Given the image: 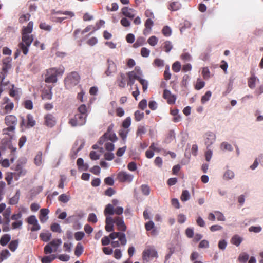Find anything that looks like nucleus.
<instances>
[{"mask_svg": "<svg viewBox=\"0 0 263 263\" xmlns=\"http://www.w3.org/2000/svg\"><path fill=\"white\" fill-rule=\"evenodd\" d=\"M33 23L30 22L26 27H24L22 32V42L20 43L19 47L23 53L26 55L28 52V47L31 45L33 40L31 33L33 30Z\"/></svg>", "mask_w": 263, "mask_h": 263, "instance_id": "nucleus-1", "label": "nucleus"}, {"mask_svg": "<svg viewBox=\"0 0 263 263\" xmlns=\"http://www.w3.org/2000/svg\"><path fill=\"white\" fill-rule=\"evenodd\" d=\"M64 68L62 66L47 69L45 74V81L48 83H56L57 77L62 76L64 72Z\"/></svg>", "mask_w": 263, "mask_h": 263, "instance_id": "nucleus-2", "label": "nucleus"}, {"mask_svg": "<svg viewBox=\"0 0 263 263\" xmlns=\"http://www.w3.org/2000/svg\"><path fill=\"white\" fill-rule=\"evenodd\" d=\"M80 80V76L76 72L70 73L65 80V84L67 88L70 89L77 85Z\"/></svg>", "mask_w": 263, "mask_h": 263, "instance_id": "nucleus-3", "label": "nucleus"}, {"mask_svg": "<svg viewBox=\"0 0 263 263\" xmlns=\"http://www.w3.org/2000/svg\"><path fill=\"white\" fill-rule=\"evenodd\" d=\"M86 117L84 116V115L78 114L70 120L69 123L72 126H82L86 123Z\"/></svg>", "mask_w": 263, "mask_h": 263, "instance_id": "nucleus-4", "label": "nucleus"}, {"mask_svg": "<svg viewBox=\"0 0 263 263\" xmlns=\"http://www.w3.org/2000/svg\"><path fill=\"white\" fill-rule=\"evenodd\" d=\"M204 143L207 148H209L211 146L215 143L216 139V134L212 132H207L204 134Z\"/></svg>", "mask_w": 263, "mask_h": 263, "instance_id": "nucleus-5", "label": "nucleus"}, {"mask_svg": "<svg viewBox=\"0 0 263 263\" xmlns=\"http://www.w3.org/2000/svg\"><path fill=\"white\" fill-rule=\"evenodd\" d=\"M117 178L120 182L130 183L133 181L134 176L126 172L121 171L118 173Z\"/></svg>", "mask_w": 263, "mask_h": 263, "instance_id": "nucleus-6", "label": "nucleus"}, {"mask_svg": "<svg viewBox=\"0 0 263 263\" xmlns=\"http://www.w3.org/2000/svg\"><path fill=\"white\" fill-rule=\"evenodd\" d=\"M157 252L153 248L145 249L143 253V259L146 261H148L151 258L157 257Z\"/></svg>", "mask_w": 263, "mask_h": 263, "instance_id": "nucleus-7", "label": "nucleus"}, {"mask_svg": "<svg viewBox=\"0 0 263 263\" xmlns=\"http://www.w3.org/2000/svg\"><path fill=\"white\" fill-rule=\"evenodd\" d=\"M127 75L128 79L140 81V80L141 79L140 77L142 76V71L139 67H136L134 71L129 72L127 73Z\"/></svg>", "mask_w": 263, "mask_h": 263, "instance_id": "nucleus-8", "label": "nucleus"}, {"mask_svg": "<svg viewBox=\"0 0 263 263\" xmlns=\"http://www.w3.org/2000/svg\"><path fill=\"white\" fill-rule=\"evenodd\" d=\"M163 96L165 99L167 100L168 103H169V104H174L175 103L176 100V98L175 95H172L171 93V92L170 90L165 89L163 92Z\"/></svg>", "mask_w": 263, "mask_h": 263, "instance_id": "nucleus-9", "label": "nucleus"}, {"mask_svg": "<svg viewBox=\"0 0 263 263\" xmlns=\"http://www.w3.org/2000/svg\"><path fill=\"white\" fill-rule=\"evenodd\" d=\"M45 122L46 126L52 127L54 126L56 123L55 117L51 114H47L44 117Z\"/></svg>", "mask_w": 263, "mask_h": 263, "instance_id": "nucleus-10", "label": "nucleus"}, {"mask_svg": "<svg viewBox=\"0 0 263 263\" xmlns=\"http://www.w3.org/2000/svg\"><path fill=\"white\" fill-rule=\"evenodd\" d=\"M260 83L259 79L255 75H252L248 80V86L251 89H254Z\"/></svg>", "mask_w": 263, "mask_h": 263, "instance_id": "nucleus-11", "label": "nucleus"}, {"mask_svg": "<svg viewBox=\"0 0 263 263\" xmlns=\"http://www.w3.org/2000/svg\"><path fill=\"white\" fill-rule=\"evenodd\" d=\"M49 210L48 209H42L40 211L39 219L41 223L46 222L49 219L48 214Z\"/></svg>", "mask_w": 263, "mask_h": 263, "instance_id": "nucleus-12", "label": "nucleus"}, {"mask_svg": "<svg viewBox=\"0 0 263 263\" xmlns=\"http://www.w3.org/2000/svg\"><path fill=\"white\" fill-rule=\"evenodd\" d=\"M122 12L125 16L130 19H133L136 15L135 10L128 7H124L122 8Z\"/></svg>", "mask_w": 263, "mask_h": 263, "instance_id": "nucleus-13", "label": "nucleus"}, {"mask_svg": "<svg viewBox=\"0 0 263 263\" xmlns=\"http://www.w3.org/2000/svg\"><path fill=\"white\" fill-rule=\"evenodd\" d=\"M235 178V173L233 170L231 169H227L223 173V179L225 181H228L230 180H232Z\"/></svg>", "mask_w": 263, "mask_h": 263, "instance_id": "nucleus-14", "label": "nucleus"}, {"mask_svg": "<svg viewBox=\"0 0 263 263\" xmlns=\"http://www.w3.org/2000/svg\"><path fill=\"white\" fill-rule=\"evenodd\" d=\"M115 223L116 224L119 231H125L126 227L123 221V218L120 217L115 218Z\"/></svg>", "mask_w": 263, "mask_h": 263, "instance_id": "nucleus-15", "label": "nucleus"}, {"mask_svg": "<svg viewBox=\"0 0 263 263\" xmlns=\"http://www.w3.org/2000/svg\"><path fill=\"white\" fill-rule=\"evenodd\" d=\"M108 68L105 71V74L107 76H110L112 73L115 72L116 70V66L113 61L108 60Z\"/></svg>", "mask_w": 263, "mask_h": 263, "instance_id": "nucleus-16", "label": "nucleus"}, {"mask_svg": "<svg viewBox=\"0 0 263 263\" xmlns=\"http://www.w3.org/2000/svg\"><path fill=\"white\" fill-rule=\"evenodd\" d=\"M118 86L120 88H124L127 81V76L123 73H120L117 79Z\"/></svg>", "mask_w": 263, "mask_h": 263, "instance_id": "nucleus-17", "label": "nucleus"}, {"mask_svg": "<svg viewBox=\"0 0 263 263\" xmlns=\"http://www.w3.org/2000/svg\"><path fill=\"white\" fill-rule=\"evenodd\" d=\"M15 171L16 172L14 173L15 175V180H17L20 177L25 175L26 173V171L22 168L20 165H17L16 166Z\"/></svg>", "mask_w": 263, "mask_h": 263, "instance_id": "nucleus-18", "label": "nucleus"}, {"mask_svg": "<svg viewBox=\"0 0 263 263\" xmlns=\"http://www.w3.org/2000/svg\"><path fill=\"white\" fill-rule=\"evenodd\" d=\"M17 122L16 118L13 115H8L5 117V123L7 125H15Z\"/></svg>", "mask_w": 263, "mask_h": 263, "instance_id": "nucleus-19", "label": "nucleus"}, {"mask_svg": "<svg viewBox=\"0 0 263 263\" xmlns=\"http://www.w3.org/2000/svg\"><path fill=\"white\" fill-rule=\"evenodd\" d=\"M77 164L79 169L81 171H86L89 167L87 163H84L83 159L81 158L78 159Z\"/></svg>", "mask_w": 263, "mask_h": 263, "instance_id": "nucleus-20", "label": "nucleus"}, {"mask_svg": "<svg viewBox=\"0 0 263 263\" xmlns=\"http://www.w3.org/2000/svg\"><path fill=\"white\" fill-rule=\"evenodd\" d=\"M220 149L223 152H231L233 148L232 145L227 142H223L220 144Z\"/></svg>", "mask_w": 263, "mask_h": 263, "instance_id": "nucleus-21", "label": "nucleus"}, {"mask_svg": "<svg viewBox=\"0 0 263 263\" xmlns=\"http://www.w3.org/2000/svg\"><path fill=\"white\" fill-rule=\"evenodd\" d=\"M154 25L153 21L150 19L148 18L146 20L145 23V26L146 27V29L144 30V34H146V33H148L149 31L152 29V27Z\"/></svg>", "mask_w": 263, "mask_h": 263, "instance_id": "nucleus-22", "label": "nucleus"}, {"mask_svg": "<svg viewBox=\"0 0 263 263\" xmlns=\"http://www.w3.org/2000/svg\"><path fill=\"white\" fill-rule=\"evenodd\" d=\"M14 107V104L12 102H9L4 106L2 110L3 114H6L10 112Z\"/></svg>", "mask_w": 263, "mask_h": 263, "instance_id": "nucleus-23", "label": "nucleus"}, {"mask_svg": "<svg viewBox=\"0 0 263 263\" xmlns=\"http://www.w3.org/2000/svg\"><path fill=\"white\" fill-rule=\"evenodd\" d=\"M34 163L36 166H41L42 164V153L39 152L34 159Z\"/></svg>", "mask_w": 263, "mask_h": 263, "instance_id": "nucleus-24", "label": "nucleus"}, {"mask_svg": "<svg viewBox=\"0 0 263 263\" xmlns=\"http://www.w3.org/2000/svg\"><path fill=\"white\" fill-rule=\"evenodd\" d=\"M181 6L179 2H173L170 3L168 9L172 11H177L181 8Z\"/></svg>", "mask_w": 263, "mask_h": 263, "instance_id": "nucleus-25", "label": "nucleus"}, {"mask_svg": "<svg viewBox=\"0 0 263 263\" xmlns=\"http://www.w3.org/2000/svg\"><path fill=\"white\" fill-rule=\"evenodd\" d=\"M11 237L9 234H5L2 236L0 239V244L3 246H6L10 240Z\"/></svg>", "mask_w": 263, "mask_h": 263, "instance_id": "nucleus-26", "label": "nucleus"}, {"mask_svg": "<svg viewBox=\"0 0 263 263\" xmlns=\"http://www.w3.org/2000/svg\"><path fill=\"white\" fill-rule=\"evenodd\" d=\"M105 137H106V140H109L111 142H115L117 140V138L115 133H111L110 132H107L104 134Z\"/></svg>", "mask_w": 263, "mask_h": 263, "instance_id": "nucleus-27", "label": "nucleus"}, {"mask_svg": "<svg viewBox=\"0 0 263 263\" xmlns=\"http://www.w3.org/2000/svg\"><path fill=\"white\" fill-rule=\"evenodd\" d=\"M11 66L10 61H9L8 60H4L3 61V65L1 72H3V73H5V74L6 75L8 70L9 69H10Z\"/></svg>", "mask_w": 263, "mask_h": 263, "instance_id": "nucleus-28", "label": "nucleus"}, {"mask_svg": "<svg viewBox=\"0 0 263 263\" xmlns=\"http://www.w3.org/2000/svg\"><path fill=\"white\" fill-rule=\"evenodd\" d=\"M242 238L238 235L234 236L231 239V243L236 246H238L242 241Z\"/></svg>", "mask_w": 263, "mask_h": 263, "instance_id": "nucleus-29", "label": "nucleus"}, {"mask_svg": "<svg viewBox=\"0 0 263 263\" xmlns=\"http://www.w3.org/2000/svg\"><path fill=\"white\" fill-rule=\"evenodd\" d=\"M114 206L112 204H108L106 205L104 210V214L105 216L108 215H113L114 213Z\"/></svg>", "mask_w": 263, "mask_h": 263, "instance_id": "nucleus-30", "label": "nucleus"}, {"mask_svg": "<svg viewBox=\"0 0 263 263\" xmlns=\"http://www.w3.org/2000/svg\"><path fill=\"white\" fill-rule=\"evenodd\" d=\"M83 250L84 248L83 246L81 243H78L76 247L74 254L77 256L79 257L83 253Z\"/></svg>", "mask_w": 263, "mask_h": 263, "instance_id": "nucleus-31", "label": "nucleus"}, {"mask_svg": "<svg viewBox=\"0 0 263 263\" xmlns=\"http://www.w3.org/2000/svg\"><path fill=\"white\" fill-rule=\"evenodd\" d=\"M28 127H32L35 125L36 122L34 120L33 116L31 114H28L27 117Z\"/></svg>", "mask_w": 263, "mask_h": 263, "instance_id": "nucleus-32", "label": "nucleus"}, {"mask_svg": "<svg viewBox=\"0 0 263 263\" xmlns=\"http://www.w3.org/2000/svg\"><path fill=\"white\" fill-rule=\"evenodd\" d=\"M190 199V194L187 190H183L180 197V199L183 202H185Z\"/></svg>", "mask_w": 263, "mask_h": 263, "instance_id": "nucleus-33", "label": "nucleus"}, {"mask_svg": "<svg viewBox=\"0 0 263 263\" xmlns=\"http://www.w3.org/2000/svg\"><path fill=\"white\" fill-rule=\"evenodd\" d=\"M62 240L60 239H54L51 241L49 244L51 247L54 248V252H55L58 247L62 244Z\"/></svg>", "mask_w": 263, "mask_h": 263, "instance_id": "nucleus-34", "label": "nucleus"}, {"mask_svg": "<svg viewBox=\"0 0 263 263\" xmlns=\"http://www.w3.org/2000/svg\"><path fill=\"white\" fill-rule=\"evenodd\" d=\"M58 199L63 203H67L70 199V196L66 194H62L59 196Z\"/></svg>", "mask_w": 263, "mask_h": 263, "instance_id": "nucleus-35", "label": "nucleus"}, {"mask_svg": "<svg viewBox=\"0 0 263 263\" xmlns=\"http://www.w3.org/2000/svg\"><path fill=\"white\" fill-rule=\"evenodd\" d=\"M18 245V240H15L10 242L9 245V248L12 252H14L17 248Z\"/></svg>", "mask_w": 263, "mask_h": 263, "instance_id": "nucleus-36", "label": "nucleus"}, {"mask_svg": "<svg viewBox=\"0 0 263 263\" xmlns=\"http://www.w3.org/2000/svg\"><path fill=\"white\" fill-rule=\"evenodd\" d=\"M52 93L51 89L44 91L42 95V99L43 100H51L52 99Z\"/></svg>", "mask_w": 263, "mask_h": 263, "instance_id": "nucleus-37", "label": "nucleus"}, {"mask_svg": "<svg viewBox=\"0 0 263 263\" xmlns=\"http://www.w3.org/2000/svg\"><path fill=\"white\" fill-rule=\"evenodd\" d=\"M40 237L44 241L47 242L49 241L51 237V234L50 233H42L40 235Z\"/></svg>", "mask_w": 263, "mask_h": 263, "instance_id": "nucleus-38", "label": "nucleus"}, {"mask_svg": "<svg viewBox=\"0 0 263 263\" xmlns=\"http://www.w3.org/2000/svg\"><path fill=\"white\" fill-rule=\"evenodd\" d=\"M13 177L15 178L14 173L12 172H8L6 173L5 179L7 181L8 184H11Z\"/></svg>", "mask_w": 263, "mask_h": 263, "instance_id": "nucleus-39", "label": "nucleus"}, {"mask_svg": "<svg viewBox=\"0 0 263 263\" xmlns=\"http://www.w3.org/2000/svg\"><path fill=\"white\" fill-rule=\"evenodd\" d=\"M55 257L56 256L55 255L45 256L42 259V262L50 263L52 260H53L55 258Z\"/></svg>", "mask_w": 263, "mask_h": 263, "instance_id": "nucleus-40", "label": "nucleus"}, {"mask_svg": "<svg viewBox=\"0 0 263 263\" xmlns=\"http://www.w3.org/2000/svg\"><path fill=\"white\" fill-rule=\"evenodd\" d=\"M212 96V92L210 91H208L204 96L202 97L201 102L202 104L205 103L210 100Z\"/></svg>", "mask_w": 263, "mask_h": 263, "instance_id": "nucleus-41", "label": "nucleus"}, {"mask_svg": "<svg viewBox=\"0 0 263 263\" xmlns=\"http://www.w3.org/2000/svg\"><path fill=\"white\" fill-rule=\"evenodd\" d=\"M158 42V39L155 36H151L147 40L148 43L152 46H155L157 44Z\"/></svg>", "mask_w": 263, "mask_h": 263, "instance_id": "nucleus-42", "label": "nucleus"}, {"mask_svg": "<svg viewBox=\"0 0 263 263\" xmlns=\"http://www.w3.org/2000/svg\"><path fill=\"white\" fill-rule=\"evenodd\" d=\"M118 238L121 245L125 246L126 244L127 240L124 233L120 232Z\"/></svg>", "mask_w": 263, "mask_h": 263, "instance_id": "nucleus-43", "label": "nucleus"}, {"mask_svg": "<svg viewBox=\"0 0 263 263\" xmlns=\"http://www.w3.org/2000/svg\"><path fill=\"white\" fill-rule=\"evenodd\" d=\"M249 256L246 253H241L238 257V260L243 263L246 262L248 260Z\"/></svg>", "mask_w": 263, "mask_h": 263, "instance_id": "nucleus-44", "label": "nucleus"}, {"mask_svg": "<svg viewBox=\"0 0 263 263\" xmlns=\"http://www.w3.org/2000/svg\"><path fill=\"white\" fill-rule=\"evenodd\" d=\"M205 86V82L200 79H198L195 85V89L200 90L203 88Z\"/></svg>", "mask_w": 263, "mask_h": 263, "instance_id": "nucleus-45", "label": "nucleus"}, {"mask_svg": "<svg viewBox=\"0 0 263 263\" xmlns=\"http://www.w3.org/2000/svg\"><path fill=\"white\" fill-rule=\"evenodd\" d=\"M181 65L179 62L176 61L172 65V69L175 72H178L181 69Z\"/></svg>", "mask_w": 263, "mask_h": 263, "instance_id": "nucleus-46", "label": "nucleus"}, {"mask_svg": "<svg viewBox=\"0 0 263 263\" xmlns=\"http://www.w3.org/2000/svg\"><path fill=\"white\" fill-rule=\"evenodd\" d=\"M51 230L54 232L61 233L62 232L60 224L57 223H54L51 225Z\"/></svg>", "mask_w": 263, "mask_h": 263, "instance_id": "nucleus-47", "label": "nucleus"}, {"mask_svg": "<svg viewBox=\"0 0 263 263\" xmlns=\"http://www.w3.org/2000/svg\"><path fill=\"white\" fill-rule=\"evenodd\" d=\"M132 122V119L131 118L128 117H127L123 122L122 123V126L124 128H128Z\"/></svg>", "mask_w": 263, "mask_h": 263, "instance_id": "nucleus-48", "label": "nucleus"}, {"mask_svg": "<svg viewBox=\"0 0 263 263\" xmlns=\"http://www.w3.org/2000/svg\"><path fill=\"white\" fill-rule=\"evenodd\" d=\"M144 117V113L139 110H137L135 112V119L137 121L141 120Z\"/></svg>", "mask_w": 263, "mask_h": 263, "instance_id": "nucleus-49", "label": "nucleus"}, {"mask_svg": "<svg viewBox=\"0 0 263 263\" xmlns=\"http://www.w3.org/2000/svg\"><path fill=\"white\" fill-rule=\"evenodd\" d=\"M79 114L84 115L85 117L87 116V108L85 105H82L78 108Z\"/></svg>", "mask_w": 263, "mask_h": 263, "instance_id": "nucleus-50", "label": "nucleus"}, {"mask_svg": "<svg viewBox=\"0 0 263 263\" xmlns=\"http://www.w3.org/2000/svg\"><path fill=\"white\" fill-rule=\"evenodd\" d=\"M162 32L165 36H169L171 35L172 30L168 26H166L163 27Z\"/></svg>", "mask_w": 263, "mask_h": 263, "instance_id": "nucleus-51", "label": "nucleus"}, {"mask_svg": "<svg viewBox=\"0 0 263 263\" xmlns=\"http://www.w3.org/2000/svg\"><path fill=\"white\" fill-rule=\"evenodd\" d=\"M1 255L3 261L4 259H7L8 257H9L11 255V254L8 250L6 249L3 250L1 252Z\"/></svg>", "mask_w": 263, "mask_h": 263, "instance_id": "nucleus-52", "label": "nucleus"}, {"mask_svg": "<svg viewBox=\"0 0 263 263\" xmlns=\"http://www.w3.org/2000/svg\"><path fill=\"white\" fill-rule=\"evenodd\" d=\"M164 77L166 80H168L171 78V74L170 72V67L169 66L167 65L165 67V70L164 72Z\"/></svg>", "mask_w": 263, "mask_h": 263, "instance_id": "nucleus-53", "label": "nucleus"}, {"mask_svg": "<svg viewBox=\"0 0 263 263\" xmlns=\"http://www.w3.org/2000/svg\"><path fill=\"white\" fill-rule=\"evenodd\" d=\"M215 214L218 220L222 221H225V217L221 212L217 211H215Z\"/></svg>", "mask_w": 263, "mask_h": 263, "instance_id": "nucleus-54", "label": "nucleus"}, {"mask_svg": "<svg viewBox=\"0 0 263 263\" xmlns=\"http://www.w3.org/2000/svg\"><path fill=\"white\" fill-rule=\"evenodd\" d=\"M154 64L158 67H162L164 66V61L160 59H156L154 61Z\"/></svg>", "mask_w": 263, "mask_h": 263, "instance_id": "nucleus-55", "label": "nucleus"}, {"mask_svg": "<svg viewBox=\"0 0 263 263\" xmlns=\"http://www.w3.org/2000/svg\"><path fill=\"white\" fill-rule=\"evenodd\" d=\"M262 230V228L260 226H251L249 228L250 232L254 233H259Z\"/></svg>", "mask_w": 263, "mask_h": 263, "instance_id": "nucleus-56", "label": "nucleus"}, {"mask_svg": "<svg viewBox=\"0 0 263 263\" xmlns=\"http://www.w3.org/2000/svg\"><path fill=\"white\" fill-rule=\"evenodd\" d=\"M23 222L22 220H17L12 223V228L13 229H20L22 226Z\"/></svg>", "mask_w": 263, "mask_h": 263, "instance_id": "nucleus-57", "label": "nucleus"}, {"mask_svg": "<svg viewBox=\"0 0 263 263\" xmlns=\"http://www.w3.org/2000/svg\"><path fill=\"white\" fill-rule=\"evenodd\" d=\"M141 190L144 195H148L150 193L149 187L146 185H142L141 186Z\"/></svg>", "mask_w": 263, "mask_h": 263, "instance_id": "nucleus-58", "label": "nucleus"}, {"mask_svg": "<svg viewBox=\"0 0 263 263\" xmlns=\"http://www.w3.org/2000/svg\"><path fill=\"white\" fill-rule=\"evenodd\" d=\"M88 220L89 222H91L94 223H96L97 221V218L96 215L94 213L89 214L88 217Z\"/></svg>", "mask_w": 263, "mask_h": 263, "instance_id": "nucleus-59", "label": "nucleus"}, {"mask_svg": "<svg viewBox=\"0 0 263 263\" xmlns=\"http://www.w3.org/2000/svg\"><path fill=\"white\" fill-rule=\"evenodd\" d=\"M150 51L148 49L145 47H143L141 50V54L142 57L147 58L149 56Z\"/></svg>", "mask_w": 263, "mask_h": 263, "instance_id": "nucleus-60", "label": "nucleus"}, {"mask_svg": "<svg viewBox=\"0 0 263 263\" xmlns=\"http://www.w3.org/2000/svg\"><path fill=\"white\" fill-rule=\"evenodd\" d=\"M227 246V242L224 240H220L218 242V248L221 250H224Z\"/></svg>", "mask_w": 263, "mask_h": 263, "instance_id": "nucleus-61", "label": "nucleus"}, {"mask_svg": "<svg viewBox=\"0 0 263 263\" xmlns=\"http://www.w3.org/2000/svg\"><path fill=\"white\" fill-rule=\"evenodd\" d=\"M24 107L27 109L33 108V103L31 100H26L24 103Z\"/></svg>", "mask_w": 263, "mask_h": 263, "instance_id": "nucleus-62", "label": "nucleus"}, {"mask_svg": "<svg viewBox=\"0 0 263 263\" xmlns=\"http://www.w3.org/2000/svg\"><path fill=\"white\" fill-rule=\"evenodd\" d=\"M180 58L184 61H189L191 60V55L189 53L186 52L183 53L181 55Z\"/></svg>", "mask_w": 263, "mask_h": 263, "instance_id": "nucleus-63", "label": "nucleus"}, {"mask_svg": "<svg viewBox=\"0 0 263 263\" xmlns=\"http://www.w3.org/2000/svg\"><path fill=\"white\" fill-rule=\"evenodd\" d=\"M90 158L92 160H97L100 158V155L95 151H91L89 154Z\"/></svg>", "mask_w": 263, "mask_h": 263, "instance_id": "nucleus-64", "label": "nucleus"}]
</instances>
